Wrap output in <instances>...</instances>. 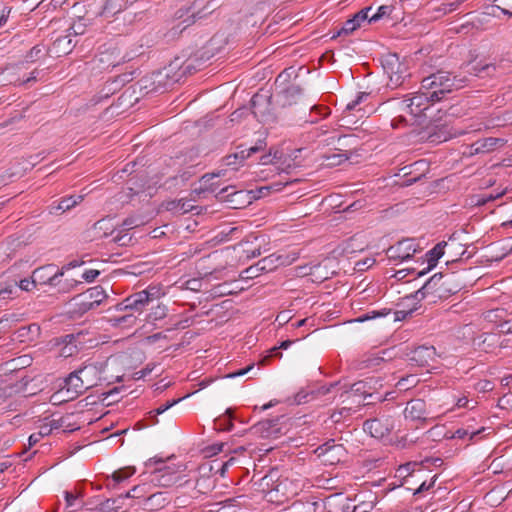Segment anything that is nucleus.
I'll return each instance as SVG.
<instances>
[{
    "mask_svg": "<svg viewBox=\"0 0 512 512\" xmlns=\"http://www.w3.org/2000/svg\"><path fill=\"white\" fill-rule=\"evenodd\" d=\"M444 275L442 273H436L431 276L425 284L414 294L408 295L403 298L402 304L405 305L407 302L420 301L428 294H435V296H442V289L447 285V281H443Z\"/></svg>",
    "mask_w": 512,
    "mask_h": 512,
    "instance_id": "nucleus-4",
    "label": "nucleus"
},
{
    "mask_svg": "<svg viewBox=\"0 0 512 512\" xmlns=\"http://www.w3.org/2000/svg\"><path fill=\"white\" fill-rule=\"evenodd\" d=\"M435 483V480L432 479L429 483L426 481L422 482V484L419 486V488L415 491V494H418L420 492L429 490Z\"/></svg>",
    "mask_w": 512,
    "mask_h": 512,
    "instance_id": "nucleus-59",
    "label": "nucleus"
},
{
    "mask_svg": "<svg viewBox=\"0 0 512 512\" xmlns=\"http://www.w3.org/2000/svg\"><path fill=\"white\" fill-rule=\"evenodd\" d=\"M416 463H407L405 465H402L398 469V473L400 476H407L411 473L412 467H415Z\"/></svg>",
    "mask_w": 512,
    "mask_h": 512,
    "instance_id": "nucleus-54",
    "label": "nucleus"
},
{
    "mask_svg": "<svg viewBox=\"0 0 512 512\" xmlns=\"http://www.w3.org/2000/svg\"><path fill=\"white\" fill-rule=\"evenodd\" d=\"M144 486H134L130 491H128L125 495L127 498H140L144 493Z\"/></svg>",
    "mask_w": 512,
    "mask_h": 512,
    "instance_id": "nucleus-46",
    "label": "nucleus"
},
{
    "mask_svg": "<svg viewBox=\"0 0 512 512\" xmlns=\"http://www.w3.org/2000/svg\"><path fill=\"white\" fill-rule=\"evenodd\" d=\"M195 488L200 494H207L215 488V480L210 476H201L197 479Z\"/></svg>",
    "mask_w": 512,
    "mask_h": 512,
    "instance_id": "nucleus-27",
    "label": "nucleus"
},
{
    "mask_svg": "<svg viewBox=\"0 0 512 512\" xmlns=\"http://www.w3.org/2000/svg\"><path fill=\"white\" fill-rule=\"evenodd\" d=\"M52 377L44 378L39 381V391L41 395L40 400H49L53 405H58L64 402L71 401L77 398V395L70 394V389L62 382L56 386H51Z\"/></svg>",
    "mask_w": 512,
    "mask_h": 512,
    "instance_id": "nucleus-2",
    "label": "nucleus"
},
{
    "mask_svg": "<svg viewBox=\"0 0 512 512\" xmlns=\"http://www.w3.org/2000/svg\"><path fill=\"white\" fill-rule=\"evenodd\" d=\"M326 159L328 161L327 165L337 166L345 162L348 157L344 153H332L331 155H328Z\"/></svg>",
    "mask_w": 512,
    "mask_h": 512,
    "instance_id": "nucleus-35",
    "label": "nucleus"
},
{
    "mask_svg": "<svg viewBox=\"0 0 512 512\" xmlns=\"http://www.w3.org/2000/svg\"><path fill=\"white\" fill-rule=\"evenodd\" d=\"M73 301L74 305L78 306V312L81 314L95 308L92 302L88 300L85 293L76 296Z\"/></svg>",
    "mask_w": 512,
    "mask_h": 512,
    "instance_id": "nucleus-28",
    "label": "nucleus"
},
{
    "mask_svg": "<svg viewBox=\"0 0 512 512\" xmlns=\"http://www.w3.org/2000/svg\"><path fill=\"white\" fill-rule=\"evenodd\" d=\"M461 134H463L462 131L443 132L441 135H436L435 139H433L432 141L444 142V141L449 140L450 138L456 137V136L461 135Z\"/></svg>",
    "mask_w": 512,
    "mask_h": 512,
    "instance_id": "nucleus-44",
    "label": "nucleus"
},
{
    "mask_svg": "<svg viewBox=\"0 0 512 512\" xmlns=\"http://www.w3.org/2000/svg\"><path fill=\"white\" fill-rule=\"evenodd\" d=\"M185 287L191 291H199L202 287V283L199 279H190L186 281Z\"/></svg>",
    "mask_w": 512,
    "mask_h": 512,
    "instance_id": "nucleus-50",
    "label": "nucleus"
},
{
    "mask_svg": "<svg viewBox=\"0 0 512 512\" xmlns=\"http://www.w3.org/2000/svg\"><path fill=\"white\" fill-rule=\"evenodd\" d=\"M278 350H279L278 346H275V347L271 348L269 350L270 354L262 360V363H265L266 359L271 357V356H278L279 358H281L282 357V353L278 352Z\"/></svg>",
    "mask_w": 512,
    "mask_h": 512,
    "instance_id": "nucleus-60",
    "label": "nucleus"
},
{
    "mask_svg": "<svg viewBox=\"0 0 512 512\" xmlns=\"http://www.w3.org/2000/svg\"><path fill=\"white\" fill-rule=\"evenodd\" d=\"M437 353L433 346H419L409 354V361L419 367L430 366L436 359Z\"/></svg>",
    "mask_w": 512,
    "mask_h": 512,
    "instance_id": "nucleus-9",
    "label": "nucleus"
},
{
    "mask_svg": "<svg viewBox=\"0 0 512 512\" xmlns=\"http://www.w3.org/2000/svg\"><path fill=\"white\" fill-rule=\"evenodd\" d=\"M252 369H253V365H249L246 368H243V369H240V370H238L236 372L228 374L226 377H228V378L240 377V376H243V375L247 374Z\"/></svg>",
    "mask_w": 512,
    "mask_h": 512,
    "instance_id": "nucleus-55",
    "label": "nucleus"
},
{
    "mask_svg": "<svg viewBox=\"0 0 512 512\" xmlns=\"http://www.w3.org/2000/svg\"><path fill=\"white\" fill-rule=\"evenodd\" d=\"M459 5H460V2H454V3L447 4L443 7V11H444V13L452 12V11L456 10Z\"/></svg>",
    "mask_w": 512,
    "mask_h": 512,
    "instance_id": "nucleus-61",
    "label": "nucleus"
},
{
    "mask_svg": "<svg viewBox=\"0 0 512 512\" xmlns=\"http://www.w3.org/2000/svg\"><path fill=\"white\" fill-rule=\"evenodd\" d=\"M479 432L480 431H475V432L469 433V431L466 429H458L455 431L454 437L462 439V438L466 437L468 434H471V438H472L474 435L479 434Z\"/></svg>",
    "mask_w": 512,
    "mask_h": 512,
    "instance_id": "nucleus-57",
    "label": "nucleus"
},
{
    "mask_svg": "<svg viewBox=\"0 0 512 512\" xmlns=\"http://www.w3.org/2000/svg\"><path fill=\"white\" fill-rule=\"evenodd\" d=\"M233 458H231L230 460L224 462L221 466V468L217 471L220 473V475L223 477L229 467V465L233 462Z\"/></svg>",
    "mask_w": 512,
    "mask_h": 512,
    "instance_id": "nucleus-62",
    "label": "nucleus"
},
{
    "mask_svg": "<svg viewBox=\"0 0 512 512\" xmlns=\"http://www.w3.org/2000/svg\"><path fill=\"white\" fill-rule=\"evenodd\" d=\"M62 383L70 389V394L72 395L79 396L86 390L83 384V380L80 379L76 371L70 373L69 376L62 381Z\"/></svg>",
    "mask_w": 512,
    "mask_h": 512,
    "instance_id": "nucleus-21",
    "label": "nucleus"
},
{
    "mask_svg": "<svg viewBox=\"0 0 512 512\" xmlns=\"http://www.w3.org/2000/svg\"><path fill=\"white\" fill-rule=\"evenodd\" d=\"M178 480L179 476L170 467L159 469L153 477V481L158 482L160 486H172L176 484Z\"/></svg>",
    "mask_w": 512,
    "mask_h": 512,
    "instance_id": "nucleus-16",
    "label": "nucleus"
},
{
    "mask_svg": "<svg viewBox=\"0 0 512 512\" xmlns=\"http://www.w3.org/2000/svg\"><path fill=\"white\" fill-rule=\"evenodd\" d=\"M143 224H144V220L142 218L135 217V216L128 217L123 221V226L127 230L141 226Z\"/></svg>",
    "mask_w": 512,
    "mask_h": 512,
    "instance_id": "nucleus-40",
    "label": "nucleus"
},
{
    "mask_svg": "<svg viewBox=\"0 0 512 512\" xmlns=\"http://www.w3.org/2000/svg\"><path fill=\"white\" fill-rule=\"evenodd\" d=\"M82 196H70L67 198H63L56 205L50 206V213H57L58 211L65 212L75 207L78 203L82 201Z\"/></svg>",
    "mask_w": 512,
    "mask_h": 512,
    "instance_id": "nucleus-22",
    "label": "nucleus"
},
{
    "mask_svg": "<svg viewBox=\"0 0 512 512\" xmlns=\"http://www.w3.org/2000/svg\"><path fill=\"white\" fill-rule=\"evenodd\" d=\"M109 322L115 327L132 326L136 322V317L132 314L116 316L110 318Z\"/></svg>",
    "mask_w": 512,
    "mask_h": 512,
    "instance_id": "nucleus-30",
    "label": "nucleus"
},
{
    "mask_svg": "<svg viewBox=\"0 0 512 512\" xmlns=\"http://www.w3.org/2000/svg\"><path fill=\"white\" fill-rule=\"evenodd\" d=\"M181 399H173L171 401H167L165 404L160 405L158 408L155 409V413L157 415H160L167 411L169 408L173 407L175 404H177Z\"/></svg>",
    "mask_w": 512,
    "mask_h": 512,
    "instance_id": "nucleus-48",
    "label": "nucleus"
},
{
    "mask_svg": "<svg viewBox=\"0 0 512 512\" xmlns=\"http://www.w3.org/2000/svg\"><path fill=\"white\" fill-rule=\"evenodd\" d=\"M384 361V357L378 354L368 355L362 362L361 368H372L379 366Z\"/></svg>",
    "mask_w": 512,
    "mask_h": 512,
    "instance_id": "nucleus-32",
    "label": "nucleus"
},
{
    "mask_svg": "<svg viewBox=\"0 0 512 512\" xmlns=\"http://www.w3.org/2000/svg\"><path fill=\"white\" fill-rule=\"evenodd\" d=\"M292 316L290 315L289 311H283L279 313L276 317V322L279 323V325H284L288 323L291 320Z\"/></svg>",
    "mask_w": 512,
    "mask_h": 512,
    "instance_id": "nucleus-52",
    "label": "nucleus"
},
{
    "mask_svg": "<svg viewBox=\"0 0 512 512\" xmlns=\"http://www.w3.org/2000/svg\"><path fill=\"white\" fill-rule=\"evenodd\" d=\"M135 473V469L131 467H127L124 469H120L115 471L112 474V478L116 483H120L131 477Z\"/></svg>",
    "mask_w": 512,
    "mask_h": 512,
    "instance_id": "nucleus-33",
    "label": "nucleus"
},
{
    "mask_svg": "<svg viewBox=\"0 0 512 512\" xmlns=\"http://www.w3.org/2000/svg\"><path fill=\"white\" fill-rule=\"evenodd\" d=\"M382 67L389 78L388 86L395 88L402 84L407 68L397 54L385 55L382 59Z\"/></svg>",
    "mask_w": 512,
    "mask_h": 512,
    "instance_id": "nucleus-3",
    "label": "nucleus"
},
{
    "mask_svg": "<svg viewBox=\"0 0 512 512\" xmlns=\"http://www.w3.org/2000/svg\"><path fill=\"white\" fill-rule=\"evenodd\" d=\"M31 279H32V276L29 275L27 277H24L23 279H21L19 281V283L17 282V288H18V291H29V285L31 283Z\"/></svg>",
    "mask_w": 512,
    "mask_h": 512,
    "instance_id": "nucleus-51",
    "label": "nucleus"
},
{
    "mask_svg": "<svg viewBox=\"0 0 512 512\" xmlns=\"http://www.w3.org/2000/svg\"><path fill=\"white\" fill-rule=\"evenodd\" d=\"M504 143L505 140L502 138H484L471 144L469 154L475 155L489 153L492 152L497 146L503 145Z\"/></svg>",
    "mask_w": 512,
    "mask_h": 512,
    "instance_id": "nucleus-12",
    "label": "nucleus"
},
{
    "mask_svg": "<svg viewBox=\"0 0 512 512\" xmlns=\"http://www.w3.org/2000/svg\"><path fill=\"white\" fill-rule=\"evenodd\" d=\"M403 414L405 419L410 421L424 422L428 419L426 403L422 399H413L407 402Z\"/></svg>",
    "mask_w": 512,
    "mask_h": 512,
    "instance_id": "nucleus-10",
    "label": "nucleus"
},
{
    "mask_svg": "<svg viewBox=\"0 0 512 512\" xmlns=\"http://www.w3.org/2000/svg\"><path fill=\"white\" fill-rule=\"evenodd\" d=\"M371 7H368V8H365L361 11H359L358 13H356L353 17V21H356L359 26L361 25L362 22L364 21H368L369 22V12L371 11Z\"/></svg>",
    "mask_w": 512,
    "mask_h": 512,
    "instance_id": "nucleus-43",
    "label": "nucleus"
},
{
    "mask_svg": "<svg viewBox=\"0 0 512 512\" xmlns=\"http://www.w3.org/2000/svg\"><path fill=\"white\" fill-rule=\"evenodd\" d=\"M143 292L148 296L149 303L159 299L163 295L161 288L156 286H149L147 289L143 290Z\"/></svg>",
    "mask_w": 512,
    "mask_h": 512,
    "instance_id": "nucleus-36",
    "label": "nucleus"
},
{
    "mask_svg": "<svg viewBox=\"0 0 512 512\" xmlns=\"http://www.w3.org/2000/svg\"><path fill=\"white\" fill-rule=\"evenodd\" d=\"M110 224V220L102 219L95 223V230H107L109 229L108 225ZM110 228H112V225H110Z\"/></svg>",
    "mask_w": 512,
    "mask_h": 512,
    "instance_id": "nucleus-58",
    "label": "nucleus"
},
{
    "mask_svg": "<svg viewBox=\"0 0 512 512\" xmlns=\"http://www.w3.org/2000/svg\"><path fill=\"white\" fill-rule=\"evenodd\" d=\"M363 429L372 437L381 438L385 435L387 428H385L380 420L372 419L364 422Z\"/></svg>",
    "mask_w": 512,
    "mask_h": 512,
    "instance_id": "nucleus-23",
    "label": "nucleus"
},
{
    "mask_svg": "<svg viewBox=\"0 0 512 512\" xmlns=\"http://www.w3.org/2000/svg\"><path fill=\"white\" fill-rule=\"evenodd\" d=\"M462 86L463 80H457L456 77H452L450 73L444 71L425 77L421 82V89L428 93L432 102L440 101L445 94Z\"/></svg>",
    "mask_w": 512,
    "mask_h": 512,
    "instance_id": "nucleus-1",
    "label": "nucleus"
},
{
    "mask_svg": "<svg viewBox=\"0 0 512 512\" xmlns=\"http://www.w3.org/2000/svg\"><path fill=\"white\" fill-rule=\"evenodd\" d=\"M76 372L80 379L83 380L86 390L97 385L100 380V369L94 364L86 365L79 370H76Z\"/></svg>",
    "mask_w": 512,
    "mask_h": 512,
    "instance_id": "nucleus-13",
    "label": "nucleus"
},
{
    "mask_svg": "<svg viewBox=\"0 0 512 512\" xmlns=\"http://www.w3.org/2000/svg\"><path fill=\"white\" fill-rule=\"evenodd\" d=\"M320 455H327L331 456V458H328L331 463L334 462V458H336L337 461H340L341 457L345 453V449L342 445H330L329 443L324 444L322 447L319 448Z\"/></svg>",
    "mask_w": 512,
    "mask_h": 512,
    "instance_id": "nucleus-24",
    "label": "nucleus"
},
{
    "mask_svg": "<svg viewBox=\"0 0 512 512\" xmlns=\"http://www.w3.org/2000/svg\"><path fill=\"white\" fill-rule=\"evenodd\" d=\"M149 304L148 296L144 294L143 290L136 292L126 299L123 300L122 303L117 305V310L125 311V310H134V311H142L145 306Z\"/></svg>",
    "mask_w": 512,
    "mask_h": 512,
    "instance_id": "nucleus-11",
    "label": "nucleus"
},
{
    "mask_svg": "<svg viewBox=\"0 0 512 512\" xmlns=\"http://www.w3.org/2000/svg\"><path fill=\"white\" fill-rule=\"evenodd\" d=\"M359 26V24L356 21H353V18L347 20L341 30L338 32V35L340 34H351L353 31H355Z\"/></svg>",
    "mask_w": 512,
    "mask_h": 512,
    "instance_id": "nucleus-37",
    "label": "nucleus"
},
{
    "mask_svg": "<svg viewBox=\"0 0 512 512\" xmlns=\"http://www.w3.org/2000/svg\"><path fill=\"white\" fill-rule=\"evenodd\" d=\"M392 12V7L387 5H382L378 7L377 11L370 16L369 23L376 22L384 16L390 15Z\"/></svg>",
    "mask_w": 512,
    "mask_h": 512,
    "instance_id": "nucleus-34",
    "label": "nucleus"
},
{
    "mask_svg": "<svg viewBox=\"0 0 512 512\" xmlns=\"http://www.w3.org/2000/svg\"><path fill=\"white\" fill-rule=\"evenodd\" d=\"M154 315H155L154 319H160V318L164 317L165 316V307L158 306L155 309Z\"/></svg>",
    "mask_w": 512,
    "mask_h": 512,
    "instance_id": "nucleus-63",
    "label": "nucleus"
},
{
    "mask_svg": "<svg viewBox=\"0 0 512 512\" xmlns=\"http://www.w3.org/2000/svg\"><path fill=\"white\" fill-rule=\"evenodd\" d=\"M274 260H273V256H269V257H266L262 260H260L258 263H257V269H261V270H271L273 269V267L271 266L273 264Z\"/></svg>",
    "mask_w": 512,
    "mask_h": 512,
    "instance_id": "nucleus-47",
    "label": "nucleus"
},
{
    "mask_svg": "<svg viewBox=\"0 0 512 512\" xmlns=\"http://www.w3.org/2000/svg\"><path fill=\"white\" fill-rule=\"evenodd\" d=\"M82 494L80 491H65L64 498L66 501V508L70 509V512H76L83 507V504L80 500Z\"/></svg>",
    "mask_w": 512,
    "mask_h": 512,
    "instance_id": "nucleus-25",
    "label": "nucleus"
},
{
    "mask_svg": "<svg viewBox=\"0 0 512 512\" xmlns=\"http://www.w3.org/2000/svg\"><path fill=\"white\" fill-rule=\"evenodd\" d=\"M385 314L384 313H381V312H377V311H372V312H369L359 318H357L355 321L357 322H364L366 320H370V319H374V318H377V317H380V316H384Z\"/></svg>",
    "mask_w": 512,
    "mask_h": 512,
    "instance_id": "nucleus-53",
    "label": "nucleus"
},
{
    "mask_svg": "<svg viewBox=\"0 0 512 512\" xmlns=\"http://www.w3.org/2000/svg\"><path fill=\"white\" fill-rule=\"evenodd\" d=\"M266 103L267 100L266 98H264L263 96L261 95H254L251 99V103H252V108H253V113L255 116H259L261 115V111L258 109V107L261 105V103Z\"/></svg>",
    "mask_w": 512,
    "mask_h": 512,
    "instance_id": "nucleus-41",
    "label": "nucleus"
},
{
    "mask_svg": "<svg viewBox=\"0 0 512 512\" xmlns=\"http://www.w3.org/2000/svg\"><path fill=\"white\" fill-rule=\"evenodd\" d=\"M300 486L287 478L280 480L273 489L267 492L269 501L283 503L284 501L296 496Z\"/></svg>",
    "mask_w": 512,
    "mask_h": 512,
    "instance_id": "nucleus-7",
    "label": "nucleus"
},
{
    "mask_svg": "<svg viewBox=\"0 0 512 512\" xmlns=\"http://www.w3.org/2000/svg\"><path fill=\"white\" fill-rule=\"evenodd\" d=\"M167 210L178 214H185L194 210L199 211V207L193 204L190 199H179L177 201H171L167 204Z\"/></svg>",
    "mask_w": 512,
    "mask_h": 512,
    "instance_id": "nucleus-19",
    "label": "nucleus"
},
{
    "mask_svg": "<svg viewBox=\"0 0 512 512\" xmlns=\"http://www.w3.org/2000/svg\"><path fill=\"white\" fill-rule=\"evenodd\" d=\"M18 292L17 281L6 283L4 287L0 288V300L11 299L13 295Z\"/></svg>",
    "mask_w": 512,
    "mask_h": 512,
    "instance_id": "nucleus-31",
    "label": "nucleus"
},
{
    "mask_svg": "<svg viewBox=\"0 0 512 512\" xmlns=\"http://www.w3.org/2000/svg\"><path fill=\"white\" fill-rule=\"evenodd\" d=\"M98 275H99L98 270L88 269L81 275V279H83L87 282H92L97 278Z\"/></svg>",
    "mask_w": 512,
    "mask_h": 512,
    "instance_id": "nucleus-49",
    "label": "nucleus"
},
{
    "mask_svg": "<svg viewBox=\"0 0 512 512\" xmlns=\"http://www.w3.org/2000/svg\"><path fill=\"white\" fill-rule=\"evenodd\" d=\"M375 263V259L367 258L364 261L357 262L356 266L359 270L370 268Z\"/></svg>",
    "mask_w": 512,
    "mask_h": 512,
    "instance_id": "nucleus-56",
    "label": "nucleus"
},
{
    "mask_svg": "<svg viewBox=\"0 0 512 512\" xmlns=\"http://www.w3.org/2000/svg\"><path fill=\"white\" fill-rule=\"evenodd\" d=\"M80 281L76 280V279H73V278H65L64 281L61 280L60 284L58 285L59 286V291L60 292H68L70 291L71 289H73L77 283H79Z\"/></svg>",
    "mask_w": 512,
    "mask_h": 512,
    "instance_id": "nucleus-38",
    "label": "nucleus"
},
{
    "mask_svg": "<svg viewBox=\"0 0 512 512\" xmlns=\"http://www.w3.org/2000/svg\"><path fill=\"white\" fill-rule=\"evenodd\" d=\"M170 501L167 492H155L144 500V507L148 510H159L165 507Z\"/></svg>",
    "mask_w": 512,
    "mask_h": 512,
    "instance_id": "nucleus-15",
    "label": "nucleus"
},
{
    "mask_svg": "<svg viewBox=\"0 0 512 512\" xmlns=\"http://www.w3.org/2000/svg\"><path fill=\"white\" fill-rule=\"evenodd\" d=\"M432 98L427 92L420 88V91L400 102L401 110L418 117L429 108Z\"/></svg>",
    "mask_w": 512,
    "mask_h": 512,
    "instance_id": "nucleus-5",
    "label": "nucleus"
},
{
    "mask_svg": "<svg viewBox=\"0 0 512 512\" xmlns=\"http://www.w3.org/2000/svg\"><path fill=\"white\" fill-rule=\"evenodd\" d=\"M88 300L92 302L94 307H98L107 297L104 289L100 286L90 288L85 292Z\"/></svg>",
    "mask_w": 512,
    "mask_h": 512,
    "instance_id": "nucleus-26",
    "label": "nucleus"
},
{
    "mask_svg": "<svg viewBox=\"0 0 512 512\" xmlns=\"http://www.w3.org/2000/svg\"><path fill=\"white\" fill-rule=\"evenodd\" d=\"M64 276V271L54 265H47L34 270V286L36 283L39 284H50L52 286H58L61 282V277Z\"/></svg>",
    "mask_w": 512,
    "mask_h": 512,
    "instance_id": "nucleus-8",
    "label": "nucleus"
},
{
    "mask_svg": "<svg viewBox=\"0 0 512 512\" xmlns=\"http://www.w3.org/2000/svg\"><path fill=\"white\" fill-rule=\"evenodd\" d=\"M300 93V89L297 86H290L285 90L286 95L294 96Z\"/></svg>",
    "mask_w": 512,
    "mask_h": 512,
    "instance_id": "nucleus-64",
    "label": "nucleus"
},
{
    "mask_svg": "<svg viewBox=\"0 0 512 512\" xmlns=\"http://www.w3.org/2000/svg\"><path fill=\"white\" fill-rule=\"evenodd\" d=\"M419 246L414 239H404L390 246L387 251V257L390 261L402 262L410 259L418 251Z\"/></svg>",
    "mask_w": 512,
    "mask_h": 512,
    "instance_id": "nucleus-6",
    "label": "nucleus"
},
{
    "mask_svg": "<svg viewBox=\"0 0 512 512\" xmlns=\"http://www.w3.org/2000/svg\"><path fill=\"white\" fill-rule=\"evenodd\" d=\"M59 428V424L56 420L45 417L34 421V431L37 430V434L41 437L49 435L53 429ZM36 432H34V435Z\"/></svg>",
    "mask_w": 512,
    "mask_h": 512,
    "instance_id": "nucleus-20",
    "label": "nucleus"
},
{
    "mask_svg": "<svg viewBox=\"0 0 512 512\" xmlns=\"http://www.w3.org/2000/svg\"><path fill=\"white\" fill-rule=\"evenodd\" d=\"M418 301L413 302H407L405 305L401 303L403 307H409L408 310H398L396 314V320H402L404 319L408 314H411L416 309V304Z\"/></svg>",
    "mask_w": 512,
    "mask_h": 512,
    "instance_id": "nucleus-39",
    "label": "nucleus"
},
{
    "mask_svg": "<svg viewBox=\"0 0 512 512\" xmlns=\"http://www.w3.org/2000/svg\"><path fill=\"white\" fill-rule=\"evenodd\" d=\"M369 96L368 93H365V92H361L359 93L356 98L352 101H350L349 103H347L344 111H343V115H342V118H341V121H343V124L342 125H349V124H352L354 123L351 119H350V116H351V112L353 110H356L358 113L362 112V109L359 108L357 109V107Z\"/></svg>",
    "mask_w": 512,
    "mask_h": 512,
    "instance_id": "nucleus-17",
    "label": "nucleus"
},
{
    "mask_svg": "<svg viewBox=\"0 0 512 512\" xmlns=\"http://www.w3.org/2000/svg\"><path fill=\"white\" fill-rule=\"evenodd\" d=\"M262 148H263V142L261 141L260 144L251 146L248 149H243V150H240L239 152L228 155L225 158V164L227 166H236L238 163H242L245 159L250 157L252 154L260 151Z\"/></svg>",
    "mask_w": 512,
    "mask_h": 512,
    "instance_id": "nucleus-14",
    "label": "nucleus"
},
{
    "mask_svg": "<svg viewBox=\"0 0 512 512\" xmlns=\"http://www.w3.org/2000/svg\"><path fill=\"white\" fill-rule=\"evenodd\" d=\"M472 70L475 73V75H478V76H481L484 72H487L486 74L489 75L491 70L492 71L495 70V67L491 64H485V65L475 64L472 66Z\"/></svg>",
    "mask_w": 512,
    "mask_h": 512,
    "instance_id": "nucleus-42",
    "label": "nucleus"
},
{
    "mask_svg": "<svg viewBox=\"0 0 512 512\" xmlns=\"http://www.w3.org/2000/svg\"><path fill=\"white\" fill-rule=\"evenodd\" d=\"M73 46L74 45L72 44L71 39L68 36H65L56 39V41L53 44V49L56 52H62L64 54H67L72 50Z\"/></svg>",
    "mask_w": 512,
    "mask_h": 512,
    "instance_id": "nucleus-29",
    "label": "nucleus"
},
{
    "mask_svg": "<svg viewBox=\"0 0 512 512\" xmlns=\"http://www.w3.org/2000/svg\"><path fill=\"white\" fill-rule=\"evenodd\" d=\"M77 351V347L76 345L74 344H71V343H68L66 345H64L60 352H59V356H62V357H70L72 356L75 352Z\"/></svg>",
    "mask_w": 512,
    "mask_h": 512,
    "instance_id": "nucleus-45",
    "label": "nucleus"
},
{
    "mask_svg": "<svg viewBox=\"0 0 512 512\" xmlns=\"http://www.w3.org/2000/svg\"><path fill=\"white\" fill-rule=\"evenodd\" d=\"M446 245V242H440L426 254L428 267L427 269L418 272V277L425 275L429 270L436 266L438 260L444 255V248Z\"/></svg>",
    "mask_w": 512,
    "mask_h": 512,
    "instance_id": "nucleus-18",
    "label": "nucleus"
}]
</instances>
